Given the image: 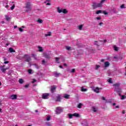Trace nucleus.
Instances as JSON below:
<instances>
[{
  "label": "nucleus",
  "instance_id": "f257e3e1",
  "mask_svg": "<svg viewBox=\"0 0 126 126\" xmlns=\"http://www.w3.org/2000/svg\"><path fill=\"white\" fill-rule=\"evenodd\" d=\"M120 85H121V83H116L113 85V86H115L114 91L116 92L117 94H118L119 96H121L122 95V88L120 87Z\"/></svg>",
  "mask_w": 126,
  "mask_h": 126
},
{
  "label": "nucleus",
  "instance_id": "f03ea898",
  "mask_svg": "<svg viewBox=\"0 0 126 126\" xmlns=\"http://www.w3.org/2000/svg\"><path fill=\"white\" fill-rule=\"evenodd\" d=\"M57 11L59 13H62L63 12V13H67L68 11L66 9H63V8H60V7H57Z\"/></svg>",
  "mask_w": 126,
  "mask_h": 126
},
{
  "label": "nucleus",
  "instance_id": "7ed1b4c3",
  "mask_svg": "<svg viewBox=\"0 0 126 126\" xmlns=\"http://www.w3.org/2000/svg\"><path fill=\"white\" fill-rule=\"evenodd\" d=\"M92 7H93L94 9H96L97 7H101V4L99 3H97L96 2H94L92 4Z\"/></svg>",
  "mask_w": 126,
  "mask_h": 126
},
{
  "label": "nucleus",
  "instance_id": "20e7f679",
  "mask_svg": "<svg viewBox=\"0 0 126 126\" xmlns=\"http://www.w3.org/2000/svg\"><path fill=\"white\" fill-rule=\"evenodd\" d=\"M26 11L27 12L30 11L31 10V5L30 2L28 1L26 4Z\"/></svg>",
  "mask_w": 126,
  "mask_h": 126
},
{
  "label": "nucleus",
  "instance_id": "39448f33",
  "mask_svg": "<svg viewBox=\"0 0 126 126\" xmlns=\"http://www.w3.org/2000/svg\"><path fill=\"white\" fill-rule=\"evenodd\" d=\"M23 59H25V62H27V63H29V62L31 61V57H30V56L27 54H25L23 57Z\"/></svg>",
  "mask_w": 126,
  "mask_h": 126
},
{
  "label": "nucleus",
  "instance_id": "423d86ee",
  "mask_svg": "<svg viewBox=\"0 0 126 126\" xmlns=\"http://www.w3.org/2000/svg\"><path fill=\"white\" fill-rule=\"evenodd\" d=\"M63 111V108H62L60 107H58L56 108V113L57 114V115H60V113H61Z\"/></svg>",
  "mask_w": 126,
  "mask_h": 126
},
{
  "label": "nucleus",
  "instance_id": "0eeeda50",
  "mask_svg": "<svg viewBox=\"0 0 126 126\" xmlns=\"http://www.w3.org/2000/svg\"><path fill=\"white\" fill-rule=\"evenodd\" d=\"M49 94L44 93L42 94V99H48L49 98Z\"/></svg>",
  "mask_w": 126,
  "mask_h": 126
},
{
  "label": "nucleus",
  "instance_id": "6e6552de",
  "mask_svg": "<svg viewBox=\"0 0 126 126\" xmlns=\"http://www.w3.org/2000/svg\"><path fill=\"white\" fill-rule=\"evenodd\" d=\"M17 98V95L16 94H12L10 96V99H12V100H15Z\"/></svg>",
  "mask_w": 126,
  "mask_h": 126
},
{
  "label": "nucleus",
  "instance_id": "1a4fd4ad",
  "mask_svg": "<svg viewBox=\"0 0 126 126\" xmlns=\"http://www.w3.org/2000/svg\"><path fill=\"white\" fill-rule=\"evenodd\" d=\"M57 89V87L56 86H53L51 87V91L52 93H54L55 92V91Z\"/></svg>",
  "mask_w": 126,
  "mask_h": 126
},
{
  "label": "nucleus",
  "instance_id": "9d476101",
  "mask_svg": "<svg viewBox=\"0 0 126 126\" xmlns=\"http://www.w3.org/2000/svg\"><path fill=\"white\" fill-rule=\"evenodd\" d=\"M92 111H93V112H94V113H96V112H97V111H98V108H97L95 106H93L92 107Z\"/></svg>",
  "mask_w": 126,
  "mask_h": 126
},
{
  "label": "nucleus",
  "instance_id": "9b49d317",
  "mask_svg": "<svg viewBox=\"0 0 126 126\" xmlns=\"http://www.w3.org/2000/svg\"><path fill=\"white\" fill-rule=\"evenodd\" d=\"M82 126H88V123H87V120H85L82 123Z\"/></svg>",
  "mask_w": 126,
  "mask_h": 126
},
{
  "label": "nucleus",
  "instance_id": "f8f14e48",
  "mask_svg": "<svg viewBox=\"0 0 126 126\" xmlns=\"http://www.w3.org/2000/svg\"><path fill=\"white\" fill-rule=\"evenodd\" d=\"M108 66H110V63L106 61L104 63V67H108Z\"/></svg>",
  "mask_w": 126,
  "mask_h": 126
},
{
  "label": "nucleus",
  "instance_id": "ddd939ff",
  "mask_svg": "<svg viewBox=\"0 0 126 126\" xmlns=\"http://www.w3.org/2000/svg\"><path fill=\"white\" fill-rule=\"evenodd\" d=\"M69 97H70V95L67 94H64L63 97L65 99H69Z\"/></svg>",
  "mask_w": 126,
  "mask_h": 126
},
{
  "label": "nucleus",
  "instance_id": "4468645a",
  "mask_svg": "<svg viewBox=\"0 0 126 126\" xmlns=\"http://www.w3.org/2000/svg\"><path fill=\"white\" fill-rule=\"evenodd\" d=\"M8 51L10 53H15V50L14 49H13V48L10 47L9 48Z\"/></svg>",
  "mask_w": 126,
  "mask_h": 126
},
{
  "label": "nucleus",
  "instance_id": "2eb2a0df",
  "mask_svg": "<svg viewBox=\"0 0 126 126\" xmlns=\"http://www.w3.org/2000/svg\"><path fill=\"white\" fill-rule=\"evenodd\" d=\"M44 57L46 58V59H50V55L47 53H44Z\"/></svg>",
  "mask_w": 126,
  "mask_h": 126
},
{
  "label": "nucleus",
  "instance_id": "dca6fc26",
  "mask_svg": "<svg viewBox=\"0 0 126 126\" xmlns=\"http://www.w3.org/2000/svg\"><path fill=\"white\" fill-rule=\"evenodd\" d=\"M99 90H100V89L99 88L97 87V88H96L94 90V92H96V93H99V92H100Z\"/></svg>",
  "mask_w": 126,
  "mask_h": 126
},
{
  "label": "nucleus",
  "instance_id": "f3484780",
  "mask_svg": "<svg viewBox=\"0 0 126 126\" xmlns=\"http://www.w3.org/2000/svg\"><path fill=\"white\" fill-rule=\"evenodd\" d=\"M60 74H61V73L55 72L54 73V75L55 77H59V76H60Z\"/></svg>",
  "mask_w": 126,
  "mask_h": 126
},
{
  "label": "nucleus",
  "instance_id": "a211bd4d",
  "mask_svg": "<svg viewBox=\"0 0 126 126\" xmlns=\"http://www.w3.org/2000/svg\"><path fill=\"white\" fill-rule=\"evenodd\" d=\"M83 27V25H80L78 27L79 30H82V28Z\"/></svg>",
  "mask_w": 126,
  "mask_h": 126
},
{
  "label": "nucleus",
  "instance_id": "6ab92c4d",
  "mask_svg": "<svg viewBox=\"0 0 126 126\" xmlns=\"http://www.w3.org/2000/svg\"><path fill=\"white\" fill-rule=\"evenodd\" d=\"M81 91H82V92H86V91H87V89H84V87H82L81 89Z\"/></svg>",
  "mask_w": 126,
  "mask_h": 126
},
{
  "label": "nucleus",
  "instance_id": "aec40b11",
  "mask_svg": "<svg viewBox=\"0 0 126 126\" xmlns=\"http://www.w3.org/2000/svg\"><path fill=\"white\" fill-rule=\"evenodd\" d=\"M19 82L20 83V84H22L24 82V81H23V79H19Z\"/></svg>",
  "mask_w": 126,
  "mask_h": 126
},
{
  "label": "nucleus",
  "instance_id": "412c9836",
  "mask_svg": "<svg viewBox=\"0 0 126 126\" xmlns=\"http://www.w3.org/2000/svg\"><path fill=\"white\" fill-rule=\"evenodd\" d=\"M61 96L59 95V96H58L57 97V100H56V101H59V102H61Z\"/></svg>",
  "mask_w": 126,
  "mask_h": 126
},
{
  "label": "nucleus",
  "instance_id": "4be33fe9",
  "mask_svg": "<svg viewBox=\"0 0 126 126\" xmlns=\"http://www.w3.org/2000/svg\"><path fill=\"white\" fill-rule=\"evenodd\" d=\"M73 116H74V117H76L77 118H78V117H79V114L75 113L73 114Z\"/></svg>",
  "mask_w": 126,
  "mask_h": 126
},
{
  "label": "nucleus",
  "instance_id": "5701e85b",
  "mask_svg": "<svg viewBox=\"0 0 126 126\" xmlns=\"http://www.w3.org/2000/svg\"><path fill=\"white\" fill-rule=\"evenodd\" d=\"M82 103H79L77 105V108H79V109H81V108H82Z\"/></svg>",
  "mask_w": 126,
  "mask_h": 126
},
{
  "label": "nucleus",
  "instance_id": "b1692460",
  "mask_svg": "<svg viewBox=\"0 0 126 126\" xmlns=\"http://www.w3.org/2000/svg\"><path fill=\"white\" fill-rule=\"evenodd\" d=\"M121 100H125L126 99V95H120Z\"/></svg>",
  "mask_w": 126,
  "mask_h": 126
},
{
  "label": "nucleus",
  "instance_id": "393cba45",
  "mask_svg": "<svg viewBox=\"0 0 126 126\" xmlns=\"http://www.w3.org/2000/svg\"><path fill=\"white\" fill-rule=\"evenodd\" d=\"M105 0H101V2L100 3H99V4H101V7L102 6L103 3H104V2H105Z\"/></svg>",
  "mask_w": 126,
  "mask_h": 126
},
{
  "label": "nucleus",
  "instance_id": "a878e982",
  "mask_svg": "<svg viewBox=\"0 0 126 126\" xmlns=\"http://www.w3.org/2000/svg\"><path fill=\"white\" fill-rule=\"evenodd\" d=\"M95 13H96V14H99V13H102V10H97L95 12Z\"/></svg>",
  "mask_w": 126,
  "mask_h": 126
},
{
  "label": "nucleus",
  "instance_id": "bb28decb",
  "mask_svg": "<svg viewBox=\"0 0 126 126\" xmlns=\"http://www.w3.org/2000/svg\"><path fill=\"white\" fill-rule=\"evenodd\" d=\"M14 7H15V5L14 4L12 6L10 7V10H13V9H14Z\"/></svg>",
  "mask_w": 126,
  "mask_h": 126
},
{
  "label": "nucleus",
  "instance_id": "cd10ccee",
  "mask_svg": "<svg viewBox=\"0 0 126 126\" xmlns=\"http://www.w3.org/2000/svg\"><path fill=\"white\" fill-rule=\"evenodd\" d=\"M69 119H72V117H74L73 114H68Z\"/></svg>",
  "mask_w": 126,
  "mask_h": 126
},
{
  "label": "nucleus",
  "instance_id": "c85d7f7f",
  "mask_svg": "<svg viewBox=\"0 0 126 126\" xmlns=\"http://www.w3.org/2000/svg\"><path fill=\"white\" fill-rule=\"evenodd\" d=\"M51 34H52V32H48L47 33V34H45V37H47V36H51Z\"/></svg>",
  "mask_w": 126,
  "mask_h": 126
},
{
  "label": "nucleus",
  "instance_id": "c756f323",
  "mask_svg": "<svg viewBox=\"0 0 126 126\" xmlns=\"http://www.w3.org/2000/svg\"><path fill=\"white\" fill-rule=\"evenodd\" d=\"M37 22H38V23H42L43 22V20L41 19H39L38 20H37Z\"/></svg>",
  "mask_w": 126,
  "mask_h": 126
},
{
  "label": "nucleus",
  "instance_id": "7c9ffc66",
  "mask_svg": "<svg viewBox=\"0 0 126 126\" xmlns=\"http://www.w3.org/2000/svg\"><path fill=\"white\" fill-rule=\"evenodd\" d=\"M39 49V52H43V48H42V47H41L40 46H38V47Z\"/></svg>",
  "mask_w": 126,
  "mask_h": 126
},
{
  "label": "nucleus",
  "instance_id": "2f4dec72",
  "mask_svg": "<svg viewBox=\"0 0 126 126\" xmlns=\"http://www.w3.org/2000/svg\"><path fill=\"white\" fill-rule=\"evenodd\" d=\"M6 20H7V21H9V20H10V18L8 16H6Z\"/></svg>",
  "mask_w": 126,
  "mask_h": 126
},
{
  "label": "nucleus",
  "instance_id": "473e14b6",
  "mask_svg": "<svg viewBox=\"0 0 126 126\" xmlns=\"http://www.w3.org/2000/svg\"><path fill=\"white\" fill-rule=\"evenodd\" d=\"M114 50L115 51H119V49H118V47L116 46H114Z\"/></svg>",
  "mask_w": 126,
  "mask_h": 126
},
{
  "label": "nucleus",
  "instance_id": "72a5a7b5",
  "mask_svg": "<svg viewBox=\"0 0 126 126\" xmlns=\"http://www.w3.org/2000/svg\"><path fill=\"white\" fill-rule=\"evenodd\" d=\"M108 82H109V83H113V80H112V79L110 78L108 80Z\"/></svg>",
  "mask_w": 126,
  "mask_h": 126
},
{
  "label": "nucleus",
  "instance_id": "f704fd0d",
  "mask_svg": "<svg viewBox=\"0 0 126 126\" xmlns=\"http://www.w3.org/2000/svg\"><path fill=\"white\" fill-rule=\"evenodd\" d=\"M32 57L34 58V60H37V58H36V55H35L34 54H32Z\"/></svg>",
  "mask_w": 126,
  "mask_h": 126
},
{
  "label": "nucleus",
  "instance_id": "c9c22d12",
  "mask_svg": "<svg viewBox=\"0 0 126 126\" xmlns=\"http://www.w3.org/2000/svg\"><path fill=\"white\" fill-rule=\"evenodd\" d=\"M94 45H96V46H99V43H98V41H95L94 43Z\"/></svg>",
  "mask_w": 126,
  "mask_h": 126
},
{
  "label": "nucleus",
  "instance_id": "e433bc0d",
  "mask_svg": "<svg viewBox=\"0 0 126 126\" xmlns=\"http://www.w3.org/2000/svg\"><path fill=\"white\" fill-rule=\"evenodd\" d=\"M60 58H56V62L58 63H60V62H58V61H59V59Z\"/></svg>",
  "mask_w": 126,
  "mask_h": 126
},
{
  "label": "nucleus",
  "instance_id": "4c0bfd02",
  "mask_svg": "<svg viewBox=\"0 0 126 126\" xmlns=\"http://www.w3.org/2000/svg\"><path fill=\"white\" fill-rule=\"evenodd\" d=\"M121 8H126V7H125V4H124L121 5Z\"/></svg>",
  "mask_w": 126,
  "mask_h": 126
},
{
  "label": "nucleus",
  "instance_id": "58836bf2",
  "mask_svg": "<svg viewBox=\"0 0 126 126\" xmlns=\"http://www.w3.org/2000/svg\"><path fill=\"white\" fill-rule=\"evenodd\" d=\"M70 47L69 46H66V50H67V51H69V50H70Z\"/></svg>",
  "mask_w": 126,
  "mask_h": 126
},
{
  "label": "nucleus",
  "instance_id": "ea45409f",
  "mask_svg": "<svg viewBox=\"0 0 126 126\" xmlns=\"http://www.w3.org/2000/svg\"><path fill=\"white\" fill-rule=\"evenodd\" d=\"M99 67H100V65H96V66H95V69H98V68H99Z\"/></svg>",
  "mask_w": 126,
  "mask_h": 126
},
{
  "label": "nucleus",
  "instance_id": "a19ab883",
  "mask_svg": "<svg viewBox=\"0 0 126 126\" xmlns=\"http://www.w3.org/2000/svg\"><path fill=\"white\" fill-rule=\"evenodd\" d=\"M19 31H20V32H23V30L21 28H19Z\"/></svg>",
  "mask_w": 126,
  "mask_h": 126
},
{
  "label": "nucleus",
  "instance_id": "79ce46f5",
  "mask_svg": "<svg viewBox=\"0 0 126 126\" xmlns=\"http://www.w3.org/2000/svg\"><path fill=\"white\" fill-rule=\"evenodd\" d=\"M103 13H104V14H105V15H107V14H108V13L106 11H103Z\"/></svg>",
  "mask_w": 126,
  "mask_h": 126
},
{
  "label": "nucleus",
  "instance_id": "37998d69",
  "mask_svg": "<svg viewBox=\"0 0 126 126\" xmlns=\"http://www.w3.org/2000/svg\"><path fill=\"white\" fill-rule=\"evenodd\" d=\"M34 66H35V68H37V69H38L39 66H38V65L35 64H34Z\"/></svg>",
  "mask_w": 126,
  "mask_h": 126
},
{
  "label": "nucleus",
  "instance_id": "c03bdc74",
  "mask_svg": "<svg viewBox=\"0 0 126 126\" xmlns=\"http://www.w3.org/2000/svg\"><path fill=\"white\" fill-rule=\"evenodd\" d=\"M28 72H29V73L30 74H31V73H32V70L29 69V70H28Z\"/></svg>",
  "mask_w": 126,
  "mask_h": 126
},
{
  "label": "nucleus",
  "instance_id": "a18cd8bd",
  "mask_svg": "<svg viewBox=\"0 0 126 126\" xmlns=\"http://www.w3.org/2000/svg\"><path fill=\"white\" fill-rule=\"evenodd\" d=\"M50 119H51V117L50 116H48L46 119L47 121H50Z\"/></svg>",
  "mask_w": 126,
  "mask_h": 126
},
{
  "label": "nucleus",
  "instance_id": "49530a36",
  "mask_svg": "<svg viewBox=\"0 0 126 126\" xmlns=\"http://www.w3.org/2000/svg\"><path fill=\"white\" fill-rule=\"evenodd\" d=\"M71 72L73 73L74 72H75V69H72L71 71Z\"/></svg>",
  "mask_w": 126,
  "mask_h": 126
},
{
  "label": "nucleus",
  "instance_id": "de8ad7c7",
  "mask_svg": "<svg viewBox=\"0 0 126 126\" xmlns=\"http://www.w3.org/2000/svg\"><path fill=\"white\" fill-rule=\"evenodd\" d=\"M24 87L25 88H28L29 87V85L27 84V85H26Z\"/></svg>",
  "mask_w": 126,
  "mask_h": 126
},
{
  "label": "nucleus",
  "instance_id": "09e8293b",
  "mask_svg": "<svg viewBox=\"0 0 126 126\" xmlns=\"http://www.w3.org/2000/svg\"><path fill=\"white\" fill-rule=\"evenodd\" d=\"M42 64H45L46 61H45V60H43L42 61Z\"/></svg>",
  "mask_w": 126,
  "mask_h": 126
},
{
  "label": "nucleus",
  "instance_id": "8fccbe9b",
  "mask_svg": "<svg viewBox=\"0 0 126 126\" xmlns=\"http://www.w3.org/2000/svg\"><path fill=\"white\" fill-rule=\"evenodd\" d=\"M37 82V80L35 79H33L32 81V83H34V82Z\"/></svg>",
  "mask_w": 126,
  "mask_h": 126
},
{
  "label": "nucleus",
  "instance_id": "3c124183",
  "mask_svg": "<svg viewBox=\"0 0 126 126\" xmlns=\"http://www.w3.org/2000/svg\"><path fill=\"white\" fill-rule=\"evenodd\" d=\"M46 125L47 126H51V124H50V123H46Z\"/></svg>",
  "mask_w": 126,
  "mask_h": 126
},
{
  "label": "nucleus",
  "instance_id": "603ef678",
  "mask_svg": "<svg viewBox=\"0 0 126 126\" xmlns=\"http://www.w3.org/2000/svg\"><path fill=\"white\" fill-rule=\"evenodd\" d=\"M96 19L97 20H100V19H101V17H96Z\"/></svg>",
  "mask_w": 126,
  "mask_h": 126
},
{
  "label": "nucleus",
  "instance_id": "864d4df0",
  "mask_svg": "<svg viewBox=\"0 0 126 126\" xmlns=\"http://www.w3.org/2000/svg\"><path fill=\"white\" fill-rule=\"evenodd\" d=\"M9 63V62H8V61H5L4 62V63H5V64H6V63Z\"/></svg>",
  "mask_w": 126,
  "mask_h": 126
},
{
  "label": "nucleus",
  "instance_id": "5fc2aeb1",
  "mask_svg": "<svg viewBox=\"0 0 126 126\" xmlns=\"http://www.w3.org/2000/svg\"><path fill=\"white\" fill-rule=\"evenodd\" d=\"M102 100H106V98H105V97L104 96H102V98H101Z\"/></svg>",
  "mask_w": 126,
  "mask_h": 126
},
{
  "label": "nucleus",
  "instance_id": "6e6d98bb",
  "mask_svg": "<svg viewBox=\"0 0 126 126\" xmlns=\"http://www.w3.org/2000/svg\"><path fill=\"white\" fill-rule=\"evenodd\" d=\"M122 114H126V110H123L122 111Z\"/></svg>",
  "mask_w": 126,
  "mask_h": 126
},
{
  "label": "nucleus",
  "instance_id": "4d7b16f0",
  "mask_svg": "<svg viewBox=\"0 0 126 126\" xmlns=\"http://www.w3.org/2000/svg\"><path fill=\"white\" fill-rule=\"evenodd\" d=\"M2 70L3 72H4L5 71V69L3 68V69H2Z\"/></svg>",
  "mask_w": 126,
  "mask_h": 126
},
{
  "label": "nucleus",
  "instance_id": "13d9d810",
  "mask_svg": "<svg viewBox=\"0 0 126 126\" xmlns=\"http://www.w3.org/2000/svg\"><path fill=\"white\" fill-rule=\"evenodd\" d=\"M60 68H62V69H63V66L60 65Z\"/></svg>",
  "mask_w": 126,
  "mask_h": 126
},
{
  "label": "nucleus",
  "instance_id": "bf43d9fd",
  "mask_svg": "<svg viewBox=\"0 0 126 126\" xmlns=\"http://www.w3.org/2000/svg\"><path fill=\"white\" fill-rule=\"evenodd\" d=\"M64 66H67V64H66V63H64L63 64Z\"/></svg>",
  "mask_w": 126,
  "mask_h": 126
},
{
  "label": "nucleus",
  "instance_id": "052dcab7",
  "mask_svg": "<svg viewBox=\"0 0 126 126\" xmlns=\"http://www.w3.org/2000/svg\"><path fill=\"white\" fill-rule=\"evenodd\" d=\"M47 5H51V3L48 2L47 3Z\"/></svg>",
  "mask_w": 126,
  "mask_h": 126
},
{
  "label": "nucleus",
  "instance_id": "680f3d73",
  "mask_svg": "<svg viewBox=\"0 0 126 126\" xmlns=\"http://www.w3.org/2000/svg\"><path fill=\"white\" fill-rule=\"evenodd\" d=\"M9 6H8V5H6L5 7H6V8H7L8 7H9Z\"/></svg>",
  "mask_w": 126,
  "mask_h": 126
},
{
  "label": "nucleus",
  "instance_id": "e2e57ef3",
  "mask_svg": "<svg viewBox=\"0 0 126 126\" xmlns=\"http://www.w3.org/2000/svg\"><path fill=\"white\" fill-rule=\"evenodd\" d=\"M103 24V23L101 22L99 24V25L101 26V25H102V24Z\"/></svg>",
  "mask_w": 126,
  "mask_h": 126
},
{
  "label": "nucleus",
  "instance_id": "0e129e2a",
  "mask_svg": "<svg viewBox=\"0 0 126 126\" xmlns=\"http://www.w3.org/2000/svg\"><path fill=\"white\" fill-rule=\"evenodd\" d=\"M14 29H15V28H17V26H15L14 27Z\"/></svg>",
  "mask_w": 126,
  "mask_h": 126
},
{
  "label": "nucleus",
  "instance_id": "69168bd1",
  "mask_svg": "<svg viewBox=\"0 0 126 126\" xmlns=\"http://www.w3.org/2000/svg\"><path fill=\"white\" fill-rule=\"evenodd\" d=\"M116 103H113V106H116Z\"/></svg>",
  "mask_w": 126,
  "mask_h": 126
},
{
  "label": "nucleus",
  "instance_id": "338daca9",
  "mask_svg": "<svg viewBox=\"0 0 126 126\" xmlns=\"http://www.w3.org/2000/svg\"><path fill=\"white\" fill-rule=\"evenodd\" d=\"M103 42H104V43H106V42H107V40L106 39L104 40Z\"/></svg>",
  "mask_w": 126,
  "mask_h": 126
},
{
  "label": "nucleus",
  "instance_id": "774afa93",
  "mask_svg": "<svg viewBox=\"0 0 126 126\" xmlns=\"http://www.w3.org/2000/svg\"><path fill=\"white\" fill-rule=\"evenodd\" d=\"M6 46H9V43H6Z\"/></svg>",
  "mask_w": 126,
  "mask_h": 126
}]
</instances>
